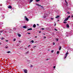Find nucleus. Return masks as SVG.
Returning a JSON list of instances; mask_svg holds the SVG:
<instances>
[{
  "mask_svg": "<svg viewBox=\"0 0 73 73\" xmlns=\"http://www.w3.org/2000/svg\"><path fill=\"white\" fill-rule=\"evenodd\" d=\"M36 5H38V6H39V7H42V8H43V7H42V6H41V5L38 4H36Z\"/></svg>",
  "mask_w": 73,
  "mask_h": 73,
  "instance_id": "nucleus-1",
  "label": "nucleus"
},
{
  "mask_svg": "<svg viewBox=\"0 0 73 73\" xmlns=\"http://www.w3.org/2000/svg\"><path fill=\"white\" fill-rule=\"evenodd\" d=\"M24 72L25 73H28V70L27 69H25L24 70Z\"/></svg>",
  "mask_w": 73,
  "mask_h": 73,
  "instance_id": "nucleus-2",
  "label": "nucleus"
},
{
  "mask_svg": "<svg viewBox=\"0 0 73 73\" xmlns=\"http://www.w3.org/2000/svg\"><path fill=\"white\" fill-rule=\"evenodd\" d=\"M25 19L26 20V21H29V19H28V18L26 16L25 17Z\"/></svg>",
  "mask_w": 73,
  "mask_h": 73,
  "instance_id": "nucleus-3",
  "label": "nucleus"
},
{
  "mask_svg": "<svg viewBox=\"0 0 73 73\" xmlns=\"http://www.w3.org/2000/svg\"><path fill=\"white\" fill-rule=\"evenodd\" d=\"M8 8H9V9H12V7L11 5H9L8 7Z\"/></svg>",
  "mask_w": 73,
  "mask_h": 73,
  "instance_id": "nucleus-4",
  "label": "nucleus"
},
{
  "mask_svg": "<svg viewBox=\"0 0 73 73\" xmlns=\"http://www.w3.org/2000/svg\"><path fill=\"white\" fill-rule=\"evenodd\" d=\"M68 19H68V18H67L66 19H65L64 20V21H67V20H68Z\"/></svg>",
  "mask_w": 73,
  "mask_h": 73,
  "instance_id": "nucleus-5",
  "label": "nucleus"
},
{
  "mask_svg": "<svg viewBox=\"0 0 73 73\" xmlns=\"http://www.w3.org/2000/svg\"><path fill=\"white\" fill-rule=\"evenodd\" d=\"M30 30H32V28L29 29H27V31H30Z\"/></svg>",
  "mask_w": 73,
  "mask_h": 73,
  "instance_id": "nucleus-6",
  "label": "nucleus"
},
{
  "mask_svg": "<svg viewBox=\"0 0 73 73\" xmlns=\"http://www.w3.org/2000/svg\"><path fill=\"white\" fill-rule=\"evenodd\" d=\"M66 27H67V28H69V25L67 24L66 25Z\"/></svg>",
  "mask_w": 73,
  "mask_h": 73,
  "instance_id": "nucleus-7",
  "label": "nucleus"
},
{
  "mask_svg": "<svg viewBox=\"0 0 73 73\" xmlns=\"http://www.w3.org/2000/svg\"><path fill=\"white\" fill-rule=\"evenodd\" d=\"M60 17V16L59 15H58L56 17V19H57V18H58Z\"/></svg>",
  "mask_w": 73,
  "mask_h": 73,
  "instance_id": "nucleus-8",
  "label": "nucleus"
},
{
  "mask_svg": "<svg viewBox=\"0 0 73 73\" xmlns=\"http://www.w3.org/2000/svg\"><path fill=\"white\" fill-rule=\"evenodd\" d=\"M36 27V25L35 24H34L33 25V28H35V27Z\"/></svg>",
  "mask_w": 73,
  "mask_h": 73,
  "instance_id": "nucleus-9",
  "label": "nucleus"
},
{
  "mask_svg": "<svg viewBox=\"0 0 73 73\" xmlns=\"http://www.w3.org/2000/svg\"><path fill=\"white\" fill-rule=\"evenodd\" d=\"M23 28L26 29V28H27V27H26V26H24L23 27Z\"/></svg>",
  "mask_w": 73,
  "mask_h": 73,
  "instance_id": "nucleus-10",
  "label": "nucleus"
},
{
  "mask_svg": "<svg viewBox=\"0 0 73 73\" xmlns=\"http://www.w3.org/2000/svg\"><path fill=\"white\" fill-rule=\"evenodd\" d=\"M18 35L19 37H21V35L20 34H18Z\"/></svg>",
  "mask_w": 73,
  "mask_h": 73,
  "instance_id": "nucleus-11",
  "label": "nucleus"
},
{
  "mask_svg": "<svg viewBox=\"0 0 73 73\" xmlns=\"http://www.w3.org/2000/svg\"><path fill=\"white\" fill-rule=\"evenodd\" d=\"M69 35H72V32H70L69 33Z\"/></svg>",
  "mask_w": 73,
  "mask_h": 73,
  "instance_id": "nucleus-12",
  "label": "nucleus"
},
{
  "mask_svg": "<svg viewBox=\"0 0 73 73\" xmlns=\"http://www.w3.org/2000/svg\"><path fill=\"white\" fill-rule=\"evenodd\" d=\"M31 42H32V43H34V41L33 40H31Z\"/></svg>",
  "mask_w": 73,
  "mask_h": 73,
  "instance_id": "nucleus-13",
  "label": "nucleus"
},
{
  "mask_svg": "<svg viewBox=\"0 0 73 73\" xmlns=\"http://www.w3.org/2000/svg\"><path fill=\"white\" fill-rule=\"evenodd\" d=\"M7 53H11V51H8L7 52Z\"/></svg>",
  "mask_w": 73,
  "mask_h": 73,
  "instance_id": "nucleus-14",
  "label": "nucleus"
},
{
  "mask_svg": "<svg viewBox=\"0 0 73 73\" xmlns=\"http://www.w3.org/2000/svg\"><path fill=\"white\" fill-rule=\"evenodd\" d=\"M1 40H4V39H5V38H4V37H2L1 38Z\"/></svg>",
  "mask_w": 73,
  "mask_h": 73,
  "instance_id": "nucleus-15",
  "label": "nucleus"
},
{
  "mask_svg": "<svg viewBox=\"0 0 73 73\" xmlns=\"http://www.w3.org/2000/svg\"><path fill=\"white\" fill-rule=\"evenodd\" d=\"M16 40V38H15L13 39V41H15Z\"/></svg>",
  "mask_w": 73,
  "mask_h": 73,
  "instance_id": "nucleus-16",
  "label": "nucleus"
},
{
  "mask_svg": "<svg viewBox=\"0 0 73 73\" xmlns=\"http://www.w3.org/2000/svg\"><path fill=\"white\" fill-rule=\"evenodd\" d=\"M68 52H67L66 54V56H67L68 55Z\"/></svg>",
  "mask_w": 73,
  "mask_h": 73,
  "instance_id": "nucleus-17",
  "label": "nucleus"
},
{
  "mask_svg": "<svg viewBox=\"0 0 73 73\" xmlns=\"http://www.w3.org/2000/svg\"><path fill=\"white\" fill-rule=\"evenodd\" d=\"M46 17V15H44L43 16V18H44V19H45Z\"/></svg>",
  "mask_w": 73,
  "mask_h": 73,
  "instance_id": "nucleus-18",
  "label": "nucleus"
},
{
  "mask_svg": "<svg viewBox=\"0 0 73 73\" xmlns=\"http://www.w3.org/2000/svg\"><path fill=\"white\" fill-rule=\"evenodd\" d=\"M32 1H33V0H30V1L29 2V3H31Z\"/></svg>",
  "mask_w": 73,
  "mask_h": 73,
  "instance_id": "nucleus-19",
  "label": "nucleus"
},
{
  "mask_svg": "<svg viewBox=\"0 0 73 73\" xmlns=\"http://www.w3.org/2000/svg\"><path fill=\"white\" fill-rule=\"evenodd\" d=\"M2 24H3V23H0V27H1V25H2Z\"/></svg>",
  "mask_w": 73,
  "mask_h": 73,
  "instance_id": "nucleus-20",
  "label": "nucleus"
},
{
  "mask_svg": "<svg viewBox=\"0 0 73 73\" xmlns=\"http://www.w3.org/2000/svg\"><path fill=\"white\" fill-rule=\"evenodd\" d=\"M61 49V46H60L59 47V50H60Z\"/></svg>",
  "mask_w": 73,
  "mask_h": 73,
  "instance_id": "nucleus-21",
  "label": "nucleus"
},
{
  "mask_svg": "<svg viewBox=\"0 0 73 73\" xmlns=\"http://www.w3.org/2000/svg\"><path fill=\"white\" fill-rule=\"evenodd\" d=\"M40 1V0H36V2H38V1Z\"/></svg>",
  "mask_w": 73,
  "mask_h": 73,
  "instance_id": "nucleus-22",
  "label": "nucleus"
},
{
  "mask_svg": "<svg viewBox=\"0 0 73 73\" xmlns=\"http://www.w3.org/2000/svg\"><path fill=\"white\" fill-rule=\"evenodd\" d=\"M63 23L64 24H66V23H67V22L66 21H64V22Z\"/></svg>",
  "mask_w": 73,
  "mask_h": 73,
  "instance_id": "nucleus-23",
  "label": "nucleus"
},
{
  "mask_svg": "<svg viewBox=\"0 0 73 73\" xmlns=\"http://www.w3.org/2000/svg\"><path fill=\"white\" fill-rule=\"evenodd\" d=\"M54 52V50H52L51 51V53H53V52Z\"/></svg>",
  "mask_w": 73,
  "mask_h": 73,
  "instance_id": "nucleus-24",
  "label": "nucleus"
},
{
  "mask_svg": "<svg viewBox=\"0 0 73 73\" xmlns=\"http://www.w3.org/2000/svg\"><path fill=\"white\" fill-rule=\"evenodd\" d=\"M70 17V16H69L68 17H67V18H68V19H69V18Z\"/></svg>",
  "mask_w": 73,
  "mask_h": 73,
  "instance_id": "nucleus-25",
  "label": "nucleus"
},
{
  "mask_svg": "<svg viewBox=\"0 0 73 73\" xmlns=\"http://www.w3.org/2000/svg\"><path fill=\"white\" fill-rule=\"evenodd\" d=\"M21 42H22V41L21 40L19 41V42H20V43H21Z\"/></svg>",
  "mask_w": 73,
  "mask_h": 73,
  "instance_id": "nucleus-26",
  "label": "nucleus"
},
{
  "mask_svg": "<svg viewBox=\"0 0 73 73\" xmlns=\"http://www.w3.org/2000/svg\"><path fill=\"white\" fill-rule=\"evenodd\" d=\"M5 48L7 49L8 48V46H5Z\"/></svg>",
  "mask_w": 73,
  "mask_h": 73,
  "instance_id": "nucleus-27",
  "label": "nucleus"
},
{
  "mask_svg": "<svg viewBox=\"0 0 73 73\" xmlns=\"http://www.w3.org/2000/svg\"><path fill=\"white\" fill-rule=\"evenodd\" d=\"M67 57V56L66 55L65 56L64 58H66Z\"/></svg>",
  "mask_w": 73,
  "mask_h": 73,
  "instance_id": "nucleus-28",
  "label": "nucleus"
},
{
  "mask_svg": "<svg viewBox=\"0 0 73 73\" xmlns=\"http://www.w3.org/2000/svg\"><path fill=\"white\" fill-rule=\"evenodd\" d=\"M59 53V51H58L57 52V54H58Z\"/></svg>",
  "mask_w": 73,
  "mask_h": 73,
  "instance_id": "nucleus-29",
  "label": "nucleus"
},
{
  "mask_svg": "<svg viewBox=\"0 0 73 73\" xmlns=\"http://www.w3.org/2000/svg\"><path fill=\"white\" fill-rule=\"evenodd\" d=\"M65 3H66V4H67V3H68L67 2H66V0H65Z\"/></svg>",
  "mask_w": 73,
  "mask_h": 73,
  "instance_id": "nucleus-30",
  "label": "nucleus"
},
{
  "mask_svg": "<svg viewBox=\"0 0 73 73\" xmlns=\"http://www.w3.org/2000/svg\"><path fill=\"white\" fill-rule=\"evenodd\" d=\"M56 41H58V39L56 38Z\"/></svg>",
  "mask_w": 73,
  "mask_h": 73,
  "instance_id": "nucleus-31",
  "label": "nucleus"
},
{
  "mask_svg": "<svg viewBox=\"0 0 73 73\" xmlns=\"http://www.w3.org/2000/svg\"><path fill=\"white\" fill-rule=\"evenodd\" d=\"M54 30L55 31H57V30L56 29V28H55Z\"/></svg>",
  "mask_w": 73,
  "mask_h": 73,
  "instance_id": "nucleus-32",
  "label": "nucleus"
},
{
  "mask_svg": "<svg viewBox=\"0 0 73 73\" xmlns=\"http://www.w3.org/2000/svg\"><path fill=\"white\" fill-rule=\"evenodd\" d=\"M16 28H13V30H16Z\"/></svg>",
  "mask_w": 73,
  "mask_h": 73,
  "instance_id": "nucleus-33",
  "label": "nucleus"
},
{
  "mask_svg": "<svg viewBox=\"0 0 73 73\" xmlns=\"http://www.w3.org/2000/svg\"><path fill=\"white\" fill-rule=\"evenodd\" d=\"M3 32V31H0V33H2Z\"/></svg>",
  "mask_w": 73,
  "mask_h": 73,
  "instance_id": "nucleus-34",
  "label": "nucleus"
},
{
  "mask_svg": "<svg viewBox=\"0 0 73 73\" xmlns=\"http://www.w3.org/2000/svg\"><path fill=\"white\" fill-rule=\"evenodd\" d=\"M26 53H27V54H28L29 53V52H26Z\"/></svg>",
  "mask_w": 73,
  "mask_h": 73,
  "instance_id": "nucleus-35",
  "label": "nucleus"
},
{
  "mask_svg": "<svg viewBox=\"0 0 73 73\" xmlns=\"http://www.w3.org/2000/svg\"><path fill=\"white\" fill-rule=\"evenodd\" d=\"M46 36H45L44 37V38H46Z\"/></svg>",
  "mask_w": 73,
  "mask_h": 73,
  "instance_id": "nucleus-36",
  "label": "nucleus"
},
{
  "mask_svg": "<svg viewBox=\"0 0 73 73\" xmlns=\"http://www.w3.org/2000/svg\"><path fill=\"white\" fill-rule=\"evenodd\" d=\"M37 46H35L33 48H34V49H35V48H36Z\"/></svg>",
  "mask_w": 73,
  "mask_h": 73,
  "instance_id": "nucleus-37",
  "label": "nucleus"
},
{
  "mask_svg": "<svg viewBox=\"0 0 73 73\" xmlns=\"http://www.w3.org/2000/svg\"><path fill=\"white\" fill-rule=\"evenodd\" d=\"M53 45H55V43L54 42H53Z\"/></svg>",
  "mask_w": 73,
  "mask_h": 73,
  "instance_id": "nucleus-38",
  "label": "nucleus"
},
{
  "mask_svg": "<svg viewBox=\"0 0 73 73\" xmlns=\"http://www.w3.org/2000/svg\"><path fill=\"white\" fill-rule=\"evenodd\" d=\"M51 20H53V18H51Z\"/></svg>",
  "mask_w": 73,
  "mask_h": 73,
  "instance_id": "nucleus-39",
  "label": "nucleus"
},
{
  "mask_svg": "<svg viewBox=\"0 0 73 73\" xmlns=\"http://www.w3.org/2000/svg\"><path fill=\"white\" fill-rule=\"evenodd\" d=\"M53 68H54H54H56V66H54L53 67Z\"/></svg>",
  "mask_w": 73,
  "mask_h": 73,
  "instance_id": "nucleus-40",
  "label": "nucleus"
},
{
  "mask_svg": "<svg viewBox=\"0 0 73 73\" xmlns=\"http://www.w3.org/2000/svg\"><path fill=\"white\" fill-rule=\"evenodd\" d=\"M46 60H47V61H48V60H49V59L47 58L46 59Z\"/></svg>",
  "mask_w": 73,
  "mask_h": 73,
  "instance_id": "nucleus-41",
  "label": "nucleus"
},
{
  "mask_svg": "<svg viewBox=\"0 0 73 73\" xmlns=\"http://www.w3.org/2000/svg\"><path fill=\"white\" fill-rule=\"evenodd\" d=\"M35 38H37V36H35Z\"/></svg>",
  "mask_w": 73,
  "mask_h": 73,
  "instance_id": "nucleus-42",
  "label": "nucleus"
},
{
  "mask_svg": "<svg viewBox=\"0 0 73 73\" xmlns=\"http://www.w3.org/2000/svg\"><path fill=\"white\" fill-rule=\"evenodd\" d=\"M31 67H33V66H32V65H31Z\"/></svg>",
  "mask_w": 73,
  "mask_h": 73,
  "instance_id": "nucleus-43",
  "label": "nucleus"
},
{
  "mask_svg": "<svg viewBox=\"0 0 73 73\" xmlns=\"http://www.w3.org/2000/svg\"><path fill=\"white\" fill-rule=\"evenodd\" d=\"M6 42H8V40H6Z\"/></svg>",
  "mask_w": 73,
  "mask_h": 73,
  "instance_id": "nucleus-44",
  "label": "nucleus"
},
{
  "mask_svg": "<svg viewBox=\"0 0 73 73\" xmlns=\"http://www.w3.org/2000/svg\"><path fill=\"white\" fill-rule=\"evenodd\" d=\"M31 46V45H29L28 46V48H29V46Z\"/></svg>",
  "mask_w": 73,
  "mask_h": 73,
  "instance_id": "nucleus-45",
  "label": "nucleus"
},
{
  "mask_svg": "<svg viewBox=\"0 0 73 73\" xmlns=\"http://www.w3.org/2000/svg\"><path fill=\"white\" fill-rule=\"evenodd\" d=\"M0 6H2V4H1L0 5Z\"/></svg>",
  "mask_w": 73,
  "mask_h": 73,
  "instance_id": "nucleus-46",
  "label": "nucleus"
},
{
  "mask_svg": "<svg viewBox=\"0 0 73 73\" xmlns=\"http://www.w3.org/2000/svg\"><path fill=\"white\" fill-rule=\"evenodd\" d=\"M28 62H30V60H28Z\"/></svg>",
  "mask_w": 73,
  "mask_h": 73,
  "instance_id": "nucleus-47",
  "label": "nucleus"
},
{
  "mask_svg": "<svg viewBox=\"0 0 73 73\" xmlns=\"http://www.w3.org/2000/svg\"><path fill=\"white\" fill-rule=\"evenodd\" d=\"M42 30H44V28H42Z\"/></svg>",
  "mask_w": 73,
  "mask_h": 73,
  "instance_id": "nucleus-48",
  "label": "nucleus"
},
{
  "mask_svg": "<svg viewBox=\"0 0 73 73\" xmlns=\"http://www.w3.org/2000/svg\"><path fill=\"white\" fill-rule=\"evenodd\" d=\"M28 34H29V35H30V34H31V33H28Z\"/></svg>",
  "mask_w": 73,
  "mask_h": 73,
  "instance_id": "nucleus-49",
  "label": "nucleus"
},
{
  "mask_svg": "<svg viewBox=\"0 0 73 73\" xmlns=\"http://www.w3.org/2000/svg\"><path fill=\"white\" fill-rule=\"evenodd\" d=\"M56 24L55 23L54 25V26H56Z\"/></svg>",
  "mask_w": 73,
  "mask_h": 73,
  "instance_id": "nucleus-50",
  "label": "nucleus"
},
{
  "mask_svg": "<svg viewBox=\"0 0 73 73\" xmlns=\"http://www.w3.org/2000/svg\"><path fill=\"white\" fill-rule=\"evenodd\" d=\"M71 17H73V15Z\"/></svg>",
  "mask_w": 73,
  "mask_h": 73,
  "instance_id": "nucleus-51",
  "label": "nucleus"
},
{
  "mask_svg": "<svg viewBox=\"0 0 73 73\" xmlns=\"http://www.w3.org/2000/svg\"><path fill=\"white\" fill-rule=\"evenodd\" d=\"M41 31H39V33H41Z\"/></svg>",
  "mask_w": 73,
  "mask_h": 73,
  "instance_id": "nucleus-52",
  "label": "nucleus"
},
{
  "mask_svg": "<svg viewBox=\"0 0 73 73\" xmlns=\"http://www.w3.org/2000/svg\"><path fill=\"white\" fill-rule=\"evenodd\" d=\"M66 4H67V6L68 5V3H67Z\"/></svg>",
  "mask_w": 73,
  "mask_h": 73,
  "instance_id": "nucleus-53",
  "label": "nucleus"
},
{
  "mask_svg": "<svg viewBox=\"0 0 73 73\" xmlns=\"http://www.w3.org/2000/svg\"><path fill=\"white\" fill-rule=\"evenodd\" d=\"M2 18H5V17H2Z\"/></svg>",
  "mask_w": 73,
  "mask_h": 73,
  "instance_id": "nucleus-54",
  "label": "nucleus"
},
{
  "mask_svg": "<svg viewBox=\"0 0 73 73\" xmlns=\"http://www.w3.org/2000/svg\"><path fill=\"white\" fill-rule=\"evenodd\" d=\"M25 49H27V48H25Z\"/></svg>",
  "mask_w": 73,
  "mask_h": 73,
  "instance_id": "nucleus-55",
  "label": "nucleus"
},
{
  "mask_svg": "<svg viewBox=\"0 0 73 73\" xmlns=\"http://www.w3.org/2000/svg\"><path fill=\"white\" fill-rule=\"evenodd\" d=\"M68 14H69L70 13H69V12H68Z\"/></svg>",
  "mask_w": 73,
  "mask_h": 73,
  "instance_id": "nucleus-56",
  "label": "nucleus"
},
{
  "mask_svg": "<svg viewBox=\"0 0 73 73\" xmlns=\"http://www.w3.org/2000/svg\"><path fill=\"white\" fill-rule=\"evenodd\" d=\"M37 25H38V24H37Z\"/></svg>",
  "mask_w": 73,
  "mask_h": 73,
  "instance_id": "nucleus-57",
  "label": "nucleus"
},
{
  "mask_svg": "<svg viewBox=\"0 0 73 73\" xmlns=\"http://www.w3.org/2000/svg\"><path fill=\"white\" fill-rule=\"evenodd\" d=\"M58 21H59V20H58Z\"/></svg>",
  "mask_w": 73,
  "mask_h": 73,
  "instance_id": "nucleus-58",
  "label": "nucleus"
},
{
  "mask_svg": "<svg viewBox=\"0 0 73 73\" xmlns=\"http://www.w3.org/2000/svg\"><path fill=\"white\" fill-rule=\"evenodd\" d=\"M1 43H0V45H1Z\"/></svg>",
  "mask_w": 73,
  "mask_h": 73,
  "instance_id": "nucleus-59",
  "label": "nucleus"
},
{
  "mask_svg": "<svg viewBox=\"0 0 73 73\" xmlns=\"http://www.w3.org/2000/svg\"><path fill=\"white\" fill-rule=\"evenodd\" d=\"M1 35V33H0V35Z\"/></svg>",
  "mask_w": 73,
  "mask_h": 73,
  "instance_id": "nucleus-60",
  "label": "nucleus"
},
{
  "mask_svg": "<svg viewBox=\"0 0 73 73\" xmlns=\"http://www.w3.org/2000/svg\"><path fill=\"white\" fill-rule=\"evenodd\" d=\"M44 15H45V14H44Z\"/></svg>",
  "mask_w": 73,
  "mask_h": 73,
  "instance_id": "nucleus-61",
  "label": "nucleus"
}]
</instances>
